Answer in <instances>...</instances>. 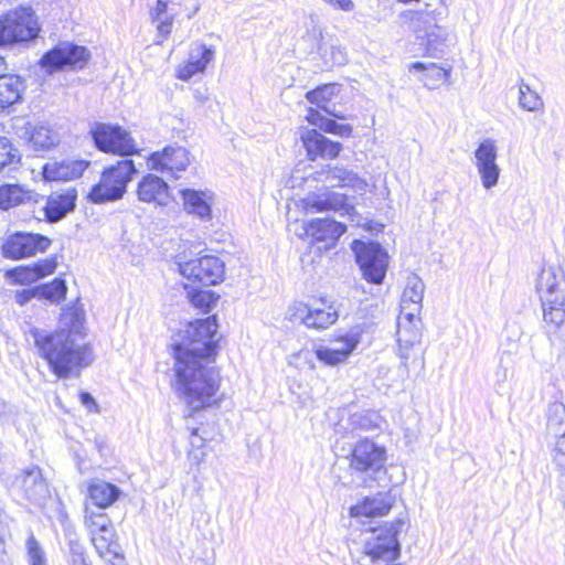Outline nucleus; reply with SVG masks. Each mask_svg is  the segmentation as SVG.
<instances>
[{
  "mask_svg": "<svg viewBox=\"0 0 565 565\" xmlns=\"http://www.w3.org/2000/svg\"><path fill=\"white\" fill-rule=\"evenodd\" d=\"M217 321L215 316L189 322L172 343L174 380L178 396L192 412L215 402L220 376L210 360L216 354Z\"/></svg>",
  "mask_w": 565,
  "mask_h": 565,
  "instance_id": "nucleus-1",
  "label": "nucleus"
},
{
  "mask_svg": "<svg viewBox=\"0 0 565 565\" xmlns=\"http://www.w3.org/2000/svg\"><path fill=\"white\" fill-rule=\"evenodd\" d=\"M30 334L39 356L47 362L52 373L60 379L78 374L94 361L83 322L77 317L72 318L70 328L55 331L35 328L30 331Z\"/></svg>",
  "mask_w": 565,
  "mask_h": 565,
  "instance_id": "nucleus-2",
  "label": "nucleus"
},
{
  "mask_svg": "<svg viewBox=\"0 0 565 565\" xmlns=\"http://www.w3.org/2000/svg\"><path fill=\"white\" fill-rule=\"evenodd\" d=\"M547 332L557 330L565 321V274L559 266L543 267L536 279Z\"/></svg>",
  "mask_w": 565,
  "mask_h": 565,
  "instance_id": "nucleus-3",
  "label": "nucleus"
},
{
  "mask_svg": "<svg viewBox=\"0 0 565 565\" xmlns=\"http://www.w3.org/2000/svg\"><path fill=\"white\" fill-rule=\"evenodd\" d=\"M349 459L352 483L356 487H370L376 480V475L384 470L386 449L369 438L360 439L352 448Z\"/></svg>",
  "mask_w": 565,
  "mask_h": 565,
  "instance_id": "nucleus-4",
  "label": "nucleus"
},
{
  "mask_svg": "<svg viewBox=\"0 0 565 565\" xmlns=\"http://www.w3.org/2000/svg\"><path fill=\"white\" fill-rule=\"evenodd\" d=\"M137 172L132 159H122L104 168L98 183L88 193L89 200L96 204L120 200Z\"/></svg>",
  "mask_w": 565,
  "mask_h": 565,
  "instance_id": "nucleus-5",
  "label": "nucleus"
},
{
  "mask_svg": "<svg viewBox=\"0 0 565 565\" xmlns=\"http://www.w3.org/2000/svg\"><path fill=\"white\" fill-rule=\"evenodd\" d=\"M40 26L32 8L20 7L0 17V46H11L38 38Z\"/></svg>",
  "mask_w": 565,
  "mask_h": 565,
  "instance_id": "nucleus-6",
  "label": "nucleus"
},
{
  "mask_svg": "<svg viewBox=\"0 0 565 565\" xmlns=\"http://www.w3.org/2000/svg\"><path fill=\"white\" fill-rule=\"evenodd\" d=\"M403 526L402 521L390 525L371 527L366 531L364 540V554L373 564L394 562L399 555L397 534Z\"/></svg>",
  "mask_w": 565,
  "mask_h": 565,
  "instance_id": "nucleus-7",
  "label": "nucleus"
},
{
  "mask_svg": "<svg viewBox=\"0 0 565 565\" xmlns=\"http://www.w3.org/2000/svg\"><path fill=\"white\" fill-rule=\"evenodd\" d=\"M89 58L90 52L86 46L63 41L46 51L39 63L47 74H53L65 70H83Z\"/></svg>",
  "mask_w": 565,
  "mask_h": 565,
  "instance_id": "nucleus-8",
  "label": "nucleus"
},
{
  "mask_svg": "<svg viewBox=\"0 0 565 565\" xmlns=\"http://www.w3.org/2000/svg\"><path fill=\"white\" fill-rule=\"evenodd\" d=\"M351 248L364 279L372 284H382L388 266V255L381 244L354 239Z\"/></svg>",
  "mask_w": 565,
  "mask_h": 565,
  "instance_id": "nucleus-9",
  "label": "nucleus"
},
{
  "mask_svg": "<svg viewBox=\"0 0 565 565\" xmlns=\"http://www.w3.org/2000/svg\"><path fill=\"white\" fill-rule=\"evenodd\" d=\"M90 135L96 148L106 153H114L121 157L139 152V148L130 132L118 125L95 124Z\"/></svg>",
  "mask_w": 565,
  "mask_h": 565,
  "instance_id": "nucleus-10",
  "label": "nucleus"
},
{
  "mask_svg": "<svg viewBox=\"0 0 565 565\" xmlns=\"http://www.w3.org/2000/svg\"><path fill=\"white\" fill-rule=\"evenodd\" d=\"M182 276L194 282L204 286H212L221 282L224 277V263L216 256L205 255L188 262H178Z\"/></svg>",
  "mask_w": 565,
  "mask_h": 565,
  "instance_id": "nucleus-11",
  "label": "nucleus"
},
{
  "mask_svg": "<svg viewBox=\"0 0 565 565\" xmlns=\"http://www.w3.org/2000/svg\"><path fill=\"white\" fill-rule=\"evenodd\" d=\"M51 244V238L45 235L17 232L6 239L1 249L6 258L21 259L44 253Z\"/></svg>",
  "mask_w": 565,
  "mask_h": 565,
  "instance_id": "nucleus-12",
  "label": "nucleus"
},
{
  "mask_svg": "<svg viewBox=\"0 0 565 565\" xmlns=\"http://www.w3.org/2000/svg\"><path fill=\"white\" fill-rule=\"evenodd\" d=\"M498 147L493 139H483L475 150V167L484 189L494 188L500 178L501 169L497 163Z\"/></svg>",
  "mask_w": 565,
  "mask_h": 565,
  "instance_id": "nucleus-13",
  "label": "nucleus"
},
{
  "mask_svg": "<svg viewBox=\"0 0 565 565\" xmlns=\"http://www.w3.org/2000/svg\"><path fill=\"white\" fill-rule=\"evenodd\" d=\"M190 164V152L181 146H167L161 151L152 152L148 159L151 170L171 172L178 179L177 172L184 171Z\"/></svg>",
  "mask_w": 565,
  "mask_h": 565,
  "instance_id": "nucleus-14",
  "label": "nucleus"
},
{
  "mask_svg": "<svg viewBox=\"0 0 565 565\" xmlns=\"http://www.w3.org/2000/svg\"><path fill=\"white\" fill-rule=\"evenodd\" d=\"M362 329L360 327L352 328L343 337H341L331 347H320L316 350V356L326 365L335 366L348 360L350 354L360 343Z\"/></svg>",
  "mask_w": 565,
  "mask_h": 565,
  "instance_id": "nucleus-15",
  "label": "nucleus"
},
{
  "mask_svg": "<svg viewBox=\"0 0 565 565\" xmlns=\"http://www.w3.org/2000/svg\"><path fill=\"white\" fill-rule=\"evenodd\" d=\"M11 489L31 502L49 495L47 483L36 466L22 470L12 481Z\"/></svg>",
  "mask_w": 565,
  "mask_h": 565,
  "instance_id": "nucleus-16",
  "label": "nucleus"
},
{
  "mask_svg": "<svg viewBox=\"0 0 565 565\" xmlns=\"http://www.w3.org/2000/svg\"><path fill=\"white\" fill-rule=\"evenodd\" d=\"M443 19V12L436 10H425L419 12V20L428 24L426 31V52L429 56L438 58L443 56L447 49L448 31L439 25Z\"/></svg>",
  "mask_w": 565,
  "mask_h": 565,
  "instance_id": "nucleus-17",
  "label": "nucleus"
},
{
  "mask_svg": "<svg viewBox=\"0 0 565 565\" xmlns=\"http://www.w3.org/2000/svg\"><path fill=\"white\" fill-rule=\"evenodd\" d=\"M300 140L307 151L309 160H332L342 150V143L327 138L317 129H307L301 132Z\"/></svg>",
  "mask_w": 565,
  "mask_h": 565,
  "instance_id": "nucleus-18",
  "label": "nucleus"
},
{
  "mask_svg": "<svg viewBox=\"0 0 565 565\" xmlns=\"http://www.w3.org/2000/svg\"><path fill=\"white\" fill-rule=\"evenodd\" d=\"M316 180L323 182L329 188H351L355 192L364 193L367 190V182L355 172L343 167L327 166L326 169L316 172Z\"/></svg>",
  "mask_w": 565,
  "mask_h": 565,
  "instance_id": "nucleus-19",
  "label": "nucleus"
},
{
  "mask_svg": "<svg viewBox=\"0 0 565 565\" xmlns=\"http://www.w3.org/2000/svg\"><path fill=\"white\" fill-rule=\"evenodd\" d=\"M183 210L202 222L212 220L214 194L210 190L182 188L179 190Z\"/></svg>",
  "mask_w": 565,
  "mask_h": 565,
  "instance_id": "nucleus-20",
  "label": "nucleus"
},
{
  "mask_svg": "<svg viewBox=\"0 0 565 565\" xmlns=\"http://www.w3.org/2000/svg\"><path fill=\"white\" fill-rule=\"evenodd\" d=\"M305 234L313 241L326 243V247L332 246L347 231L343 223L328 217L312 218L305 223Z\"/></svg>",
  "mask_w": 565,
  "mask_h": 565,
  "instance_id": "nucleus-21",
  "label": "nucleus"
},
{
  "mask_svg": "<svg viewBox=\"0 0 565 565\" xmlns=\"http://www.w3.org/2000/svg\"><path fill=\"white\" fill-rule=\"evenodd\" d=\"M295 319L300 320L307 328L317 330L329 328L339 318L338 310L333 306H329L328 309H326L299 303L295 307Z\"/></svg>",
  "mask_w": 565,
  "mask_h": 565,
  "instance_id": "nucleus-22",
  "label": "nucleus"
},
{
  "mask_svg": "<svg viewBox=\"0 0 565 565\" xmlns=\"http://www.w3.org/2000/svg\"><path fill=\"white\" fill-rule=\"evenodd\" d=\"M87 168L85 160L51 161L43 166V177L47 181H71L79 178Z\"/></svg>",
  "mask_w": 565,
  "mask_h": 565,
  "instance_id": "nucleus-23",
  "label": "nucleus"
},
{
  "mask_svg": "<svg viewBox=\"0 0 565 565\" xmlns=\"http://www.w3.org/2000/svg\"><path fill=\"white\" fill-rule=\"evenodd\" d=\"M137 196L141 202L166 205L169 200V185L160 177L148 173L138 182Z\"/></svg>",
  "mask_w": 565,
  "mask_h": 565,
  "instance_id": "nucleus-24",
  "label": "nucleus"
},
{
  "mask_svg": "<svg viewBox=\"0 0 565 565\" xmlns=\"http://www.w3.org/2000/svg\"><path fill=\"white\" fill-rule=\"evenodd\" d=\"M115 537L111 527L106 531L92 530V542L97 554L110 565H124L125 557Z\"/></svg>",
  "mask_w": 565,
  "mask_h": 565,
  "instance_id": "nucleus-25",
  "label": "nucleus"
},
{
  "mask_svg": "<svg viewBox=\"0 0 565 565\" xmlns=\"http://www.w3.org/2000/svg\"><path fill=\"white\" fill-rule=\"evenodd\" d=\"M305 206L309 213H321L326 211L348 213L350 210L347 203V196L331 191L309 194L305 199Z\"/></svg>",
  "mask_w": 565,
  "mask_h": 565,
  "instance_id": "nucleus-26",
  "label": "nucleus"
},
{
  "mask_svg": "<svg viewBox=\"0 0 565 565\" xmlns=\"http://www.w3.org/2000/svg\"><path fill=\"white\" fill-rule=\"evenodd\" d=\"M26 88L22 76L9 73L0 79V113L22 100Z\"/></svg>",
  "mask_w": 565,
  "mask_h": 565,
  "instance_id": "nucleus-27",
  "label": "nucleus"
},
{
  "mask_svg": "<svg viewBox=\"0 0 565 565\" xmlns=\"http://www.w3.org/2000/svg\"><path fill=\"white\" fill-rule=\"evenodd\" d=\"M76 196L71 193L42 198L44 204L41 207L45 220L50 223L57 222L75 209Z\"/></svg>",
  "mask_w": 565,
  "mask_h": 565,
  "instance_id": "nucleus-28",
  "label": "nucleus"
},
{
  "mask_svg": "<svg viewBox=\"0 0 565 565\" xmlns=\"http://www.w3.org/2000/svg\"><path fill=\"white\" fill-rule=\"evenodd\" d=\"M392 508L390 497L379 493L375 497H366L364 500L350 509L353 518L366 516L375 518L386 515Z\"/></svg>",
  "mask_w": 565,
  "mask_h": 565,
  "instance_id": "nucleus-29",
  "label": "nucleus"
},
{
  "mask_svg": "<svg viewBox=\"0 0 565 565\" xmlns=\"http://www.w3.org/2000/svg\"><path fill=\"white\" fill-rule=\"evenodd\" d=\"M121 494V490L109 482L94 480L88 487V497L93 505L98 509H106L113 505Z\"/></svg>",
  "mask_w": 565,
  "mask_h": 565,
  "instance_id": "nucleus-30",
  "label": "nucleus"
},
{
  "mask_svg": "<svg viewBox=\"0 0 565 565\" xmlns=\"http://www.w3.org/2000/svg\"><path fill=\"white\" fill-rule=\"evenodd\" d=\"M422 338L419 323L407 324L406 322H397V343L399 350V358L403 365L407 366V360L409 359V350L417 343Z\"/></svg>",
  "mask_w": 565,
  "mask_h": 565,
  "instance_id": "nucleus-31",
  "label": "nucleus"
},
{
  "mask_svg": "<svg viewBox=\"0 0 565 565\" xmlns=\"http://www.w3.org/2000/svg\"><path fill=\"white\" fill-rule=\"evenodd\" d=\"M340 89L341 85L337 83L323 84L307 92L306 98L310 104L323 109L327 114L339 119H344L345 117L343 115L335 113L328 106V103L340 93Z\"/></svg>",
  "mask_w": 565,
  "mask_h": 565,
  "instance_id": "nucleus-32",
  "label": "nucleus"
},
{
  "mask_svg": "<svg viewBox=\"0 0 565 565\" xmlns=\"http://www.w3.org/2000/svg\"><path fill=\"white\" fill-rule=\"evenodd\" d=\"M29 143L35 151L49 150L58 143V135L45 125L28 130Z\"/></svg>",
  "mask_w": 565,
  "mask_h": 565,
  "instance_id": "nucleus-33",
  "label": "nucleus"
},
{
  "mask_svg": "<svg viewBox=\"0 0 565 565\" xmlns=\"http://www.w3.org/2000/svg\"><path fill=\"white\" fill-rule=\"evenodd\" d=\"M33 195L34 193L25 191L19 184H2L0 185V209L9 210L32 200Z\"/></svg>",
  "mask_w": 565,
  "mask_h": 565,
  "instance_id": "nucleus-34",
  "label": "nucleus"
},
{
  "mask_svg": "<svg viewBox=\"0 0 565 565\" xmlns=\"http://www.w3.org/2000/svg\"><path fill=\"white\" fill-rule=\"evenodd\" d=\"M425 284L419 276L412 274L407 277L406 287L402 296L401 307L406 310L408 305L415 306V309L422 308Z\"/></svg>",
  "mask_w": 565,
  "mask_h": 565,
  "instance_id": "nucleus-35",
  "label": "nucleus"
},
{
  "mask_svg": "<svg viewBox=\"0 0 565 565\" xmlns=\"http://www.w3.org/2000/svg\"><path fill=\"white\" fill-rule=\"evenodd\" d=\"M382 418L375 412L354 413L349 418V425L352 430H372L380 428Z\"/></svg>",
  "mask_w": 565,
  "mask_h": 565,
  "instance_id": "nucleus-36",
  "label": "nucleus"
},
{
  "mask_svg": "<svg viewBox=\"0 0 565 565\" xmlns=\"http://www.w3.org/2000/svg\"><path fill=\"white\" fill-rule=\"evenodd\" d=\"M214 57L215 50L213 47H209L203 43H194L191 46L188 61L194 66L200 67L201 72H204Z\"/></svg>",
  "mask_w": 565,
  "mask_h": 565,
  "instance_id": "nucleus-37",
  "label": "nucleus"
},
{
  "mask_svg": "<svg viewBox=\"0 0 565 565\" xmlns=\"http://www.w3.org/2000/svg\"><path fill=\"white\" fill-rule=\"evenodd\" d=\"M39 298L47 299L52 302H60L67 292V286L64 279L55 278L49 284L38 287Z\"/></svg>",
  "mask_w": 565,
  "mask_h": 565,
  "instance_id": "nucleus-38",
  "label": "nucleus"
},
{
  "mask_svg": "<svg viewBox=\"0 0 565 565\" xmlns=\"http://www.w3.org/2000/svg\"><path fill=\"white\" fill-rule=\"evenodd\" d=\"M190 302L203 312H209L216 305L220 296L210 289H193L188 295Z\"/></svg>",
  "mask_w": 565,
  "mask_h": 565,
  "instance_id": "nucleus-39",
  "label": "nucleus"
},
{
  "mask_svg": "<svg viewBox=\"0 0 565 565\" xmlns=\"http://www.w3.org/2000/svg\"><path fill=\"white\" fill-rule=\"evenodd\" d=\"M519 105L527 111H537L543 108L542 97L530 85L522 82L519 88Z\"/></svg>",
  "mask_w": 565,
  "mask_h": 565,
  "instance_id": "nucleus-40",
  "label": "nucleus"
},
{
  "mask_svg": "<svg viewBox=\"0 0 565 565\" xmlns=\"http://www.w3.org/2000/svg\"><path fill=\"white\" fill-rule=\"evenodd\" d=\"M20 162L18 149L7 137L0 136V170L6 167L15 168Z\"/></svg>",
  "mask_w": 565,
  "mask_h": 565,
  "instance_id": "nucleus-41",
  "label": "nucleus"
},
{
  "mask_svg": "<svg viewBox=\"0 0 565 565\" xmlns=\"http://www.w3.org/2000/svg\"><path fill=\"white\" fill-rule=\"evenodd\" d=\"M547 426L555 434L565 429V405L561 402L550 404L547 409Z\"/></svg>",
  "mask_w": 565,
  "mask_h": 565,
  "instance_id": "nucleus-42",
  "label": "nucleus"
},
{
  "mask_svg": "<svg viewBox=\"0 0 565 565\" xmlns=\"http://www.w3.org/2000/svg\"><path fill=\"white\" fill-rule=\"evenodd\" d=\"M25 547L30 565H49L46 554L33 534L28 537Z\"/></svg>",
  "mask_w": 565,
  "mask_h": 565,
  "instance_id": "nucleus-43",
  "label": "nucleus"
},
{
  "mask_svg": "<svg viewBox=\"0 0 565 565\" xmlns=\"http://www.w3.org/2000/svg\"><path fill=\"white\" fill-rule=\"evenodd\" d=\"M6 276L12 279L14 282L21 285L31 284L39 280V275H36L32 266H19L9 269Z\"/></svg>",
  "mask_w": 565,
  "mask_h": 565,
  "instance_id": "nucleus-44",
  "label": "nucleus"
},
{
  "mask_svg": "<svg viewBox=\"0 0 565 565\" xmlns=\"http://www.w3.org/2000/svg\"><path fill=\"white\" fill-rule=\"evenodd\" d=\"M85 523L90 531H106L111 527L110 521L105 513H95L88 507L85 509Z\"/></svg>",
  "mask_w": 565,
  "mask_h": 565,
  "instance_id": "nucleus-45",
  "label": "nucleus"
},
{
  "mask_svg": "<svg viewBox=\"0 0 565 565\" xmlns=\"http://www.w3.org/2000/svg\"><path fill=\"white\" fill-rule=\"evenodd\" d=\"M411 70L418 71V72H428V74L434 77L436 81H446L449 75L451 68H444L438 66L435 63L425 64L423 62H415L412 64Z\"/></svg>",
  "mask_w": 565,
  "mask_h": 565,
  "instance_id": "nucleus-46",
  "label": "nucleus"
},
{
  "mask_svg": "<svg viewBox=\"0 0 565 565\" xmlns=\"http://www.w3.org/2000/svg\"><path fill=\"white\" fill-rule=\"evenodd\" d=\"M320 130L340 137H349L352 134V127L350 125L339 124L331 118H326Z\"/></svg>",
  "mask_w": 565,
  "mask_h": 565,
  "instance_id": "nucleus-47",
  "label": "nucleus"
},
{
  "mask_svg": "<svg viewBox=\"0 0 565 565\" xmlns=\"http://www.w3.org/2000/svg\"><path fill=\"white\" fill-rule=\"evenodd\" d=\"M510 365L511 356L510 354L503 352L500 355L499 363L495 370V379L498 384L504 383L508 380Z\"/></svg>",
  "mask_w": 565,
  "mask_h": 565,
  "instance_id": "nucleus-48",
  "label": "nucleus"
},
{
  "mask_svg": "<svg viewBox=\"0 0 565 565\" xmlns=\"http://www.w3.org/2000/svg\"><path fill=\"white\" fill-rule=\"evenodd\" d=\"M56 259L55 258H46L38 262L32 267L35 270L36 275H39V279L51 275L56 268Z\"/></svg>",
  "mask_w": 565,
  "mask_h": 565,
  "instance_id": "nucleus-49",
  "label": "nucleus"
},
{
  "mask_svg": "<svg viewBox=\"0 0 565 565\" xmlns=\"http://www.w3.org/2000/svg\"><path fill=\"white\" fill-rule=\"evenodd\" d=\"M199 73H202L200 67L194 66L189 61L179 65L177 68V77L182 81H189Z\"/></svg>",
  "mask_w": 565,
  "mask_h": 565,
  "instance_id": "nucleus-50",
  "label": "nucleus"
},
{
  "mask_svg": "<svg viewBox=\"0 0 565 565\" xmlns=\"http://www.w3.org/2000/svg\"><path fill=\"white\" fill-rule=\"evenodd\" d=\"M422 308L415 309V306L408 305V308L404 310L402 308L401 316L398 317V322H406L407 324L419 323L420 320L417 318V315L420 312Z\"/></svg>",
  "mask_w": 565,
  "mask_h": 565,
  "instance_id": "nucleus-51",
  "label": "nucleus"
},
{
  "mask_svg": "<svg viewBox=\"0 0 565 565\" xmlns=\"http://www.w3.org/2000/svg\"><path fill=\"white\" fill-rule=\"evenodd\" d=\"M36 296L39 297L38 287L33 289H23L15 292L14 300L20 306H23Z\"/></svg>",
  "mask_w": 565,
  "mask_h": 565,
  "instance_id": "nucleus-52",
  "label": "nucleus"
},
{
  "mask_svg": "<svg viewBox=\"0 0 565 565\" xmlns=\"http://www.w3.org/2000/svg\"><path fill=\"white\" fill-rule=\"evenodd\" d=\"M79 399L83 406H85L89 412L98 413L99 407L96 403L95 398L88 392H82L79 394Z\"/></svg>",
  "mask_w": 565,
  "mask_h": 565,
  "instance_id": "nucleus-53",
  "label": "nucleus"
},
{
  "mask_svg": "<svg viewBox=\"0 0 565 565\" xmlns=\"http://www.w3.org/2000/svg\"><path fill=\"white\" fill-rule=\"evenodd\" d=\"M85 554V547L77 539L68 540V558L82 556Z\"/></svg>",
  "mask_w": 565,
  "mask_h": 565,
  "instance_id": "nucleus-54",
  "label": "nucleus"
},
{
  "mask_svg": "<svg viewBox=\"0 0 565 565\" xmlns=\"http://www.w3.org/2000/svg\"><path fill=\"white\" fill-rule=\"evenodd\" d=\"M331 58L332 63L335 65H344L348 61L347 58V52L344 49L340 46H332L331 47Z\"/></svg>",
  "mask_w": 565,
  "mask_h": 565,
  "instance_id": "nucleus-55",
  "label": "nucleus"
},
{
  "mask_svg": "<svg viewBox=\"0 0 565 565\" xmlns=\"http://www.w3.org/2000/svg\"><path fill=\"white\" fill-rule=\"evenodd\" d=\"M307 120L318 127L319 129H321L322 125H323V121L326 120V116L321 115L318 110L313 109V108H310L308 110V114H307Z\"/></svg>",
  "mask_w": 565,
  "mask_h": 565,
  "instance_id": "nucleus-56",
  "label": "nucleus"
},
{
  "mask_svg": "<svg viewBox=\"0 0 565 565\" xmlns=\"http://www.w3.org/2000/svg\"><path fill=\"white\" fill-rule=\"evenodd\" d=\"M172 23H173V20L159 21V24H157V30H158V36H160L161 40L158 41L157 43H161L164 39L168 38V35L171 33V30H172Z\"/></svg>",
  "mask_w": 565,
  "mask_h": 565,
  "instance_id": "nucleus-57",
  "label": "nucleus"
},
{
  "mask_svg": "<svg viewBox=\"0 0 565 565\" xmlns=\"http://www.w3.org/2000/svg\"><path fill=\"white\" fill-rule=\"evenodd\" d=\"M199 429L194 428L192 430L191 439H190V446L191 449H202L204 447V439L199 436L198 434Z\"/></svg>",
  "mask_w": 565,
  "mask_h": 565,
  "instance_id": "nucleus-58",
  "label": "nucleus"
},
{
  "mask_svg": "<svg viewBox=\"0 0 565 565\" xmlns=\"http://www.w3.org/2000/svg\"><path fill=\"white\" fill-rule=\"evenodd\" d=\"M168 12V0H157L156 7L150 11V17H158Z\"/></svg>",
  "mask_w": 565,
  "mask_h": 565,
  "instance_id": "nucleus-59",
  "label": "nucleus"
},
{
  "mask_svg": "<svg viewBox=\"0 0 565 565\" xmlns=\"http://www.w3.org/2000/svg\"><path fill=\"white\" fill-rule=\"evenodd\" d=\"M189 457L191 460H193L195 463H200L201 461H203L204 457H205V452L202 451L201 449H190L189 450Z\"/></svg>",
  "mask_w": 565,
  "mask_h": 565,
  "instance_id": "nucleus-60",
  "label": "nucleus"
},
{
  "mask_svg": "<svg viewBox=\"0 0 565 565\" xmlns=\"http://www.w3.org/2000/svg\"><path fill=\"white\" fill-rule=\"evenodd\" d=\"M558 434H559V437L557 438V441L555 445V451L565 454V429Z\"/></svg>",
  "mask_w": 565,
  "mask_h": 565,
  "instance_id": "nucleus-61",
  "label": "nucleus"
},
{
  "mask_svg": "<svg viewBox=\"0 0 565 565\" xmlns=\"http://www.w3.org/2000/svg\"><path fill=\"white\" fill-rule=\"evenodd\" d=\"M554 461L561 471H565V454L555 451Z\"/></svg>",
  "mask_w": 565,
  "mask_h": 565,
  "instance_id": "nucleus-62",
  "label": "nucleus"
},
{
  "mask_svg": "<svg viewBox=\"0 0 565 565\" xmlns=\"http://www.w3.org/2000/svg\"><path fill=\"white\" fill-rule=\"evenodd\" d=\"M68 565H90V563L87 562L86 554L77 557L68 558Z\"/></svg>",
  "mask_w": 565,
  "mask_h": 565,
  "instance_id": "nucleus-63",
  "label": "nucleus"
},
{
  "mask_svg": "<svg viewBox=\"0 0 565 565\" xmlns=\"http://www.w3.org/2000/svg\"><path fill=\"white\" fill-rule=\"evenodd\" d=\"M10 73V67L4 57L0 56V79Z\"/></svg>",
  "mask_w": 565,
  "mask_h": 565,
  "instance_id": "nucleus-64",
  "label": "nucleus"
}]
</instances>
